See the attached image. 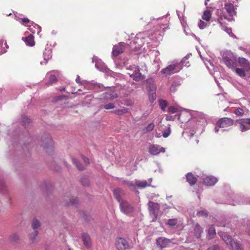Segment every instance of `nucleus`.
I'll return each mask as SVG.
<instances>
[{
	"label": "nucleus",
	"instance_id": "obj_64",
	"mask_svg": "<svg viewBox=\"0 0 250 250\" xmlns=\"http://www.w3.org/2000/svg\"><path fill=\"white\" fill-rule=\"evenodd\" d=\"M209 0H205V5H207V4H208V3H207V2H208V1H209Z\"/></svg>",
	"mask_w": 250,
	"mask_h": 250
},
{
	"label": "nucleus",
	"instance_id": "obj_30",
	"mask_svg": "<svg viewBox=\"0 0 250 250\" xmlns=\"http://www.w3.org/2000/svg\"><path fill=\"white\" fill-rule=\"evenodd\" d=\"M136 186L138 187H140L142 188H145L146 187L150 186V184H147L146 181L143 180V181H136L135 182Z\"/></svg>",
	"mask_w": 250,
	"mask_h": 250
},
{
	"label": "nucleus",
	"instance_id": "obj_20",
	"mask_svg": "<svg viewBox=\"0 0 250 250\" xmlns=\"http://www.w3.org/2000/svg\"><path fill=\"white\" fill-rule=\"evenodd\" d=\"M187 181L190 186L195 184L197 181V178L195 177L192 173L189 172L187 174Z\"/></svg>",
	"mask_w": 250,
	"mask_h": 250
},
{
	"label": "nucleus",
	"instance_id": "obj_37",
	"mask_svg": "<svg viewBox=\"0 0 250 250\" xmlns=\"http://www.w3.org/2000/svg\"><path fill=\"white\" fill-rule=\"evenodd\" d=\"M72 161L79 170H83L84 169V167L80 164L76 159L73 158Z\"/></svg>",
	"mask_w": 250,
	"mask_h": 250
},
{
	"label": "nucleus",
	"instance_id": "obj_12",
	"mask_svg": "<svg viewBox=\"0 0 250 250\" xmlns=\"http://www.w3.org/2000/svg\"><path fill=\"white\" fill-rule=\"evenodd\" d=\"M125 43L123 42H120L118 44L114 45L112 49V55L114 56H117L122 53L125 48Z\"/></svg>",
	"mask_w": 250,
	"mask_h": 250
},
{
	"label": "nucleus",
	"instance_id": "obj_19",
	"mask_svg": "<svg viewBox=\"0 0 250 250\" xmlns=\"http://www.w3.org/2000/svg\"><path fill=\"white\" fill-rule=\"evenodd\" d=\"M104 97L106 100H113L117 98L118 95L117 93L113 91H109L103 93Z\"/></svg>",
	"mask_w": 250,
	"mask_h": 250
},
{
	"label": "nucleus",
	"instance_id": "obj_33",
	"mask_svg": "<svg viewBox=\"0 0 250 250\" xmlns=\"http://www.w3.org/2000/svg\"><path fill=\"white\" fill-rule=\"evenodd\" d=\"M159 105L161 107V109L165 111L166 110V108L167 105V101L164 100H161L159 101Z\"/></svg>",
	"mask_w": 250,
	"mask_h": 250
},
{
	"label": "nucleus",
	"instance_id": "obj_5",
	"mask_svg": "<svg viewBox=\"0 0 250 250\" xmlns=\"http://www.w3.org/2000/svg\"><path fill=\"white\" fill-rule=\"evenodd\" d=\"M233 124V120L229 118H223L219 120L216 123V126L214 128V131L217 133L219 131L218 127L220 128H225L230 126Z\"/></svg>",
	"mask_w": 250,
	"mask_h": 250
},
{
	"label": "nucleus",
	"instance_id": "obj_38",
	"mask_svg": "<svg viewBox=\"0 0 250 250\" xmlns=\"http://www.w3.org/2000/svg\"><path fill=\"white\" fill-rule=\"evenodd\" d=\"M171 133V129L170 127V125L168 126L167 128V129L164 131V132L163 134V136L164 138H167L169 136Z\"/></svg>",
	"mask_w": 250,
	"mask_h": 250
},
{
	"label": "nucleus",
	"instance_id": "obj_39",
	"mask_svg": "<svg viewBox=\"0 0 250 250\" xmlns=\"http://www.w3.org/2000/svg\"><path fill=\"white\" fill-rule=\"evenodd\" d=\"M177 223L176 219H171L168 221L167 224L170 226H175Z\"/></svg>",
	"mask_w": 250,
	"mask_h": 250
},
{
	"label": "nucleus",
	"instance_id": "obj_59",
	"mask_svg": "<svg viewBox=\"0 0 250 250\" xmlns=\"http://www.w3.org/2000/svg\"><path fill=\"white\" fill-rule=\"evenodd\" d=\"M126 184H127V185L128 186H133V184L131 182H127Z\"/></svg>",
	"mask_w": 250,
	"mask_h": 250
},
{
	"label": "nucleus",
	"instance_id": "obj_41",
	"mask_svg": "<svg viewBox=\"0 0 250 250\" xmlns=\"http://www.w3.org/2000/svg\"><path fill=\"white\" fill-rule=\"evenodd\" d=\"M114 107H115V105L113 103H109V104H105L104 106V108L106 110L113 109Z\"/></svg>",
	"mask_w": 250,
	"mask_h": 250
},
{
	"label": "nucleus",
	"instance_id": "obj_45",
	"mask_svg": "<svg viewBox=\"0 0 250 250\" xmlns=\"http://www.w3.org/2000/svg\"><path fill=\"white\" fill-rule=\"evenodd\" d=\"M78 199L77 198H72L70 200V203L68 204V205H74L77 203Z\"/></svg>",
	"mask_w": 250,
	"mask_h": 250
},
{
	"label": "nucleus",
	"instance_id": "obj_29",
	"mask_svg": "<svg viewBox=\"0 0 250 250\" xmlns=\"http://www.w3.org/2000/svg\"><path fill=\"white\" fill-rule=\"evenodd\" d=\"M216 235L215 229L213 226H211L209 227L208 230V237L209 239L213 238Z\"/></svg>",
	"mask_w": 250,
	"mask_h": 250
},
{
	"label": "nucleus",
	"instance_id": "obj_47",
	"mask_svg": "<svg viewBox=\"0 0 250 250\" xmlns=\"http://www.w3.org/2000/svg\"><path fill=\"white\" fill-rule=\"evenodd\" d=\"M168 111L171 113H174L177 112V109L173 106L168 107Z\"/></svg>",
	"mask_w": 250,
	"mask_h": 250
},
{
	"label": "nucleus",
	"instance_id": "obj_44",
	"mask_svg": "<svg viewBox=\"0 0 250 250\" xmlns=\"http://www.w3.org/2000/svg\"><path fill=\"white\" fill-rule=\"evenodd\" d=\"M154 124L152 123L148 125L146 127V131H152L154 127Z\"/></svg>",
	"mask_w": 250,
	"mask_h": 250
},
{
	"label": "nucleus",
	"instance_id": "obj_56",
	"mask_svg": "<svg viewBox=\"0 0 250 250\" xmlns=\"http://www.w3.org/2000/svg\"><path fill=\"white\" fill-rule=\"evenodd\" d=\"M22 21L23 23H28L30 21L27 18H23L22 19Z\"/></svg>",
	"mask_w": 250,
	"mask_h": 250
},
{
	"label": "nucleus",
	"instance_id": "obj_9",
	"mask_svg": "<svg viewBox=\"0 0 250 250\" xmlns=\"http://www.w3.org/2000/svg\"><path fill=\"white\" fill-rule=\"evenodd\" d=\"M115 246L118 250H125L128 248L129 245L125 239L122 237H118L116 240Z\"/></svg>",
	"mask_w": 250,
	"mask_h": 250
},
{
	"label": "nucleus",
	"instance_id": "obj_52",
	"mask_svg": "<svg viewBox=\"0 0 250 250\" xmlns=\"http://www.w3.org/2000/svg\"><path fill=\"white\" fill-rule=\"evenodd\" d=\"M198 216L207 215V213H205L203 211H199L197 213Z\"/></svg>",
	"mask_w": 250,
	"mask_h": 250
},
{
	"label": "nucleus",
	"instance_id": "obj_6",
	"mask_svg": "<svg viewBox=\"0 0 250 250\" xmlns=\"http://www.w3.org/2000/svg\"><path fill=\"white\" fill-rule=\"evenodd\" d=\"M223 10H225L229 15V17L224 15V19L228 20L229 21H232L233 20L232 17L236 14V11L233 5L230 3H226Z\"/></svg>",
	"mask_w": 250,
	"mask_h": 250
},
{
	"label": "nucleus",
	"instance_id": "obj_7",
	"mask_svg": "<svg viewBox=\"0 0 250 250\" xmlns=\"http://www.w3.org/2000/svg\"><path fill=\"white\" fill-rule=\"evenodd\" d=\"M120 208L123 213L128 215H130L134 211L133 207L125 201L120 202Z\"/></svg>",
	"mask_w": 250,
	"mask_h": 250
},
{
	"label": "nucleus",
	"instance_id": "obj_25",
	"mask_svg": "<svg viewBox=\"0 0 250 250\" xmlns=\"http://www.w3.org/2000/svg\"><path fill=\"white\" fill-rule=\"evenodd\" d=\"M113 192L115 198L119 203H120L121 202L124 201L121 198V194L123 193V192L121 189L116 188L114 190Z\"/></svg>",
	"mask_w": 250,
	"mask_h": 250
},
{
	"label": "nucleus",
	"instance_id": "obj_40",
	"mask_svg": "<svg viewBox=\"0 0 250 250\" xmlns=\"http://www.w3.org/2000/svg\"><path fill=\"white\" fill-rule=\"evenodd\" d=\"M19 237L17 233H14L10 236V240L12 242H16L19 240Z\"/></svg>",
	"mask_w": 250,
	"mask_h": 250
},
{
	"label": "nucleus",
	"instance_id": "obj_58",
	"mask_svg": "<svg viewBox=\"0 0 250 250\" xmlns=\"http://www.w3.org/2000/svg\"><path fill=\"white\" fill-rule=\"evenodd\" d=\"M76 82L78 83H81V82H80V76L79 75H77V78L76 79Z\"/></svg>",
	"mask_w": 250,
	"mask_h": 250
},
{
	"label": "nucleus",
	"instance_id": "obj_55",
	"mask_svg": "<svg viewBox=\"0 0 250 250\" xmlns=\"http://www.w3.org/2000/svg\"><path fill=\"white\" fill-rule=\"evenodd\" d=\"M200 118L201 119H204L206 117V115L202 113H198Z\"/></svg>",
	"mask_w": 250,
	"mask_h": 250
},
{
	"label": "nucleus",
	"instance_id": "obj_36",
	"mask_svg": "<svg viewBox=\"0 0 250 250\" xmlns=\"http://www.w3.org/2000/svg\"><path fill=\"white\" fill-rule=\"evenodd\" d=\"M40 226V223L38 220H34L32 224V228L33 229H38Z\"/></svg>",
	"mask_w": 250,
	"mask_h": 250
},
{
	"label": "nucleus",
	"instance_id": "obj_62",
	"mask_svg": "<svg viewBox=\"0 0 250 250\" xmlns=\"http://www.w3.org/2000/svg\"><path fill=\"white\" fill-rule=\"evenodd\" d=\"M36 26L38 27V28L39 29V31H38V33H39L41 31V28L39 25H38L37 24H36Z\"/></svg>",
	"mask_w": 250,
	"mask_h": 250
},
{
	"label": "nucleus",
	"instance_id": "obj_51",
	"mask_svg": "<svg viewBox=\"0 0 250 250\" xmlns=\"http://www.w3.org/2000/svg\"><path fill=\"white\" fill-rule=\"evenodd\" d=\"M82 159L86 165L89 164V161L87 158L85 157L84 156H82Z\"/></svg>",
	"mask_w": 250,
	"mask_h": 250
},
{
	"label": "nucleus",
	"instance_id": "obj_26",
	"mask_svg": "<svg viewBox=\"0 0 250 250\" xmlns=\"http://www.w3.org/2000/svg\"><path fill=\"white\" fill-rule=\"evenodd\" d=\"M55 72H50L47 73V76H49L48 84H52L57 81V78L55 76Z\"/></svg>",
	"mask_w": 250,
	"mask_h": 250
},
{
	"label": "nucleus",
	"instance_id": "obj_43",
	"mask_svg": "<svg viewBox=\"0 0 250 250\" xmlns=\"http://www.w3.org/2000/svg\"><path fill=\"white\" fill-rule=\"evenodd\" d=\"M238 121L241 122L242 124H244L250 126V118L242 119L239 120Z\"/></svg>",
	"mask_w": 250,
	"mask_h": 250
},
{
	"label": "nucleus",
	"instance_id": "obj_13",
	"mask_svg": "<svg viewBox=\"0 0 250 250\" xmlns=\"http://www.w3.org/2000/svg\"><path fill=\"white\" fill-rule=\"evenodd\" d=\"M170 243L171 240L165 237H159L156 240L157 246L161 249L167 247Z\"/></svg>",
	"mask_w": 250,
	"mask_h": 250
},
{
	"label": "nucleus",
	"instance_id": "obj_21",
	"mask_svg": "<svg viewBox=\"0 0 250 250\" xmlns=\"http://www.w3.org/2000/svg\"><path fill=\"white\" fill-rule=\"evenodd\" d=\"M43 57L44 60V64H46L47 61L51 58L52 57V51L49 48H45L43 53Z\"/></svg>",
	"mask_w": 250,
	"mask_h": 250
},
{
	"label": "nucleus",
	"instance_id": "obj_28",
	"mask_svg": "<svg viewBox=\"0 0 250 250\" xmlns=\"http://www.w3.org/2000/svg\"><path fill=\"white\" fill-rule=\"evenodd\" d=\"M129 112V109L127 108H124L121 109L115 110L113 113L117 115L122 116L127 113Z\"/></svg>",
	"mask_w": 250,
	"mask_h": 250
},
{
	"label": "nucleus",
	"instance_id": "obj_15",
	"mask_svg": "<svg viewBox=\"0 0 250 250\" xmlns=\"http://www.w3.org/2000/svg\"><path fill=\"white\" fill-rule=\"evenodd\" d=\"M217 181L214 176H208L204 179V183L207 186H211L214 185Z\"/></svg>",
	"mask_w": 250,
	"mask_h": 250
},
{
	"label": "nucleus",
	"instance_id": "obj_1",
	"mask_svg": "<svg viewBox=\"0 0 250 250\" xmlns=\"http://www.w3.org/2000/svg\"><path fill=\"white\" fill-rule=\"evenodd\" d=\"M222 60L230 69H234L237 65L236 57L230 51H224L222 55Z\"/></svg>",
	"mask_w": 250,
	"mask_h": 250
},
{
	"label": "nucleus",
	"instance_id": "obj_27",
	"mask_svg": "<svg viewBox=\"0 0 250 250\" xmlns=\"http://www.w3.org/2000/svg\"><path fill=\"white\" fill-rule=\"evenodd\" d=\"M211 17V13L209 10H206L204 12L203 15L202 16V19L206 21H209Z\"/></svg>",
	"mask_w": 250,
	"mask_h": 250
},
{
	"label": "nucleus",
	"instance_id": "obj_23",
	"mask_svg": "<svg viewBox=\"0 0 250 250\" xmlns=\"http://www.w3.org/2000/svg\"><path fill=\"white\" fill-rule=\"evenodd\" d=\"M194 231V235L197 238H199L201 237V233L203 232V229L197 223L195 225Z\"/></svg>",
	"mask_w": 250,
	"mask_h": 250
},
{
	"label": "nucleus",
	"instance_id": "obj_11",
	"mask_svg": "<svg viewBox=\"0 0 250 250\" xmlns=\"http://www.w3.org/2000/svg\"><path fill=\"white\" fill-rule=\"evenodd\" d=\"M96 67L100 71L104 72L105 73L111 75L113 72L109 70L101 61L97 60L95 62Z\"/></svg>",
	"mask_w": 250,
	"mask_h": 250
},
{
	"label": "nucleus",
	"instance_id": "obj_32",
	"mask_svg": "<svg viewBox=\"0 0 250 250\" xmlns=\"http://www.w3.org/2000/svg\"><path fill=\"white\" fill-rule=\"evenodd\" d=\"M198 25L200 29H203L207 26H208L209 23H208V21H204L202 20H200Z\"/></svg>",
	"mask_w": 250,
	"mask_h": 250
},
{
	"label": "nucleus",
	"instance_id": "obj_35",
	"mask_svg": "<svg viewBox=\"0 0 250 250\" xmlns=\"http://www.w3.org/2000/svg\"><path fill=\"white\" fill-rule=\"evenodd\" d=\"M239 124H240L241 130L242 132L247 131L250 129V126L246 124H242V123L239 121H238Z\"/></svg>",
	"mask_w": 250,
	"mask_h": 250
},
{
	"label": "nucleus",
	"instance_id": "obj_14",
	"mask_svg": "<svg viewBox=\"0 0 250 250\" xmlns=\"http://www.w3.org/2000/svg\"><path fill=\"white\" fill-rule=\"evenodd\" d=\"M148 206L150 213L156 217L159 209V204L149 201Z\"/></svg>",
	"mask_w": 250,
	"mask_h": 250
},
{
	"label": "nucleus",
	"instance_id": "obj_8",
	"mask_svg": "<svg viewBox=\"0 0 250 250\" xmlns=\"http://www.w3.org/2000/svg\"><path fill=\"white\" fill-rule=\"evenodd\" d=\"M53 141L49 135L46 134L42 137L41 145L46 149L47 151L48 149L52 150L53 147Z\"/></svg>",
	"mask_w": 250,
	"mask_h": 250
},
{
	"label": "nucleus",
	"instance_id": "obj_46",
	"mask_svg": "<svg viewBox=\"0 0 250 250\" xmlns=\"http://www.w3.org/2000/svg\"><path fill=\"white\" fill-rule=\"evenodd\" d=\"M207 250H220V248L218 246L214 245L208 248Z\"/></svg>",
	"mask_w": 250,
	"mask_h": 250
},
{
	"label": "nucleus",
	"instance_id": "obj_42",
	"mask_svg": "<svg viewBox=\"0 0 250 250\" xmlns=\"http://www.w3.org/2000/svg\"><path fill=\"white\" fill-rule=\"evenodd\" d=\"M234 113L237 115L242 116L244 114V111L241 108H237L235 110Z\"/></svg>",
	"mask_w": 250,
	"mask_h": 250
},
{
	"label": "nucleus",
	"instance_id": "obj_22",
	"mask_svg": "<svg viewBox=\"0 0 250 250\" xmlns=\"http://www.w3.org/2000/svg\"><path fill=\"white\" fill-rule=\"evenodd\" d=\"M83 244L86 248H89L91 245L90 238L89 235L83 233L82 235Z\"/></svg>",
	"mask_w": 250,
	"mask_h": 250
},
{
	"label": "nucleus",
	"instance_id": "obj_18",
	"mask_svg": "<svg viewBox=\"0 0 250 250\" xmlns=\"http://www.w3.org/2000/svg\"><path fill=\"white\" fill-rule=\"evenodd\" d=\"M229 246L230 250H243V248L241 244L234 241H233Z\"/></svg>",
	"mask_w": 250,
	"mask_h": 250
},
{
	"label": "nucleus",
	"instance_id": "obj_57",
	"mask_svg": "<svg viewBox=\"0 0 250 250\" xmlns=\"http://www.w3.org/2000/svg\"><path fill=\"white\" fill-rule=\"evenodd\" d=\"M35 26H33V27H32L31 26L29 27V30L33 33H35L36 31L34 28H35Z\"/></svg>",
	"mask_w": 250,
	"mask_h": 250
},
{
	"label": "nucleus",
	"instance_id": "obj_60",
	"mask_svg": "<svg viewBox=\"0 0 250 250\" xmlns=\"http://www.w3.org/2000/svg\"><path fill=\"white\" fill-rule=\"evenodd\" d=\"M194 134V133H193V132L189 133L188 134V136L189 137H191L193 136Z\"/></svg>",
	"mask_w": 250,
	"mask_h": 250
},
{
	"label": "nucleus",
	"instance_id": "obj_53",
	"mask_svg": "<svg viewBox=\"0 0 250 250\" xmlns=\"http://www.w3.org/2000/svg\"><path fill=\"white\" fill-rule=\"evenodd\" d=\"M226 32H227L229 35H230V33H231V30L230 28L228 27H225L224 29Z\"/></svg>",
	"mask_w": 250,
	"mask_h": 250
},
{
	"label": "nucleus",
	"instance_id": "obj_17",
	"mask_svg": "<svg viewBox=\"0 0 250 250\" xmlns=\"http://www.w3.org/2000/svg\"><path fill=\"white\" fill-rule=\"evenodd\" d=\"M219 234L222 239L228 246L233 241L232 237L230 235L225 232H221L219 233Z\"/></svg>",
	"mask_w": 250,
	"mask_h": 250
},
{
	"label": "nucleus",
	"instance_id": "obj_61",
	"mask_svg": "<svg viewBox=\"0 0 250 250\" xmlns=\"http://www.w3.org/2000/svg\"><path fill=\"white\" fill-rule=\"evenodd\" d=\"M172 83H175V87H177L179 85H180V83H176V82H173Z\"/></svg>",
	"mask_w": 250,
	"mask_h": 250
},
{
	"label": "nucleus",
	"instance_id": "obj_10",
	"mask_svg": "<svg viewBox=\"0 0 250 250\" xmlns=\"http://www.w3.org/2000/svg\"><path fill=\"white\" fill-rule=\"evenodd\" d=\"M148 152L151 155H156L160 152H165V148L158 145H153L150 146Z\"/></svg>",
	"mask_w": 250,
	"mask_h": 250
},
{
	"label": "nucleus",
	"instance_id": "obj_31",
	"mask_svg": "<svg viewBox=\"0 0 250 250\" xmlns=\"http://www.w3.org/2000/svg\"><path fill=\"white\" fill-rule=\"evenodd\" d=\"M234 69H235V72L238 76L242 78H244L246 76V73L243 69L237 68Z\"/></svg>",
	"mask_w": 250,
	"mask_h": 250
},
{
	"label": "nucleus",
	"instance_id": "obj_3",
	"mask_svg": "<svg viewBox=\"0 0 250 250\" xmlns=\"http://www.w3.org/2000/svg\"><path fill=\"white\" fill-rule=\"evenodd\" d=\"M128 70L127 73L131 77L133 80L138 82L141 79H143V75L140 72V69L138 66L135 65H130L126 68Z\"/></svg>",
	"mask_w": 250,
	"mask_h": 250
},
{
	"label": "nucleus",
	"instance_id": "obj_4",
	"mask_svg": "<svg viewBox=\"0 0 250 250\" xmlns=\"http://www.w3.org/2000/svg\"><path fill=\"white\" fill-rule=\"evenodd\" d=\"M146 88L149 92V99L150 102L153 103L156 99V87L154 84V81L152 78L146 80Z\"/></svg>",
	"mask_w": 250,
	"mask_h": 250
},
{
	"label": "nucleus",
	"instance_id": "obj_54",
	"mask_svg": "<svg viewBox=\"0 0 250 250\" xmlns=\"http://www.w3.org/2000/svg\"><path fill=\"white\" fill-rule=\"evenodd\" d=\"M84 180H86V181L85 182H84V181L83 180H82L81 181V182L82 183V184L84 186H88V181H87L86 179H84Z\"/></svg>",
	"mask_w": 250,
	"mask_h": 250
},
{
	"label": "nucleus",
	"instance_id": "obj_50",
	"mask_svg": "<svg viewBox=\"0 0 250 250\" xmlns=\"http://www.w3.org/2000/svg\"><path fill=\"white\" fill-rule=\"evenodd\" d=\"M30 119H29L27 117H23V122H25L24 123L25 125H26V123H29L30 122Z\"/></svg>",
	"mask_w": 250,
	"mask_h": 250
},
{
	"label": "nucleus",
	"instance_id": "obj_49",
	"mask_svg": "<svg viewBox=\"0 0 250 250\" xmlns=\"http://www.w3.org/2000/svg\"><path fill=\"white\" fill-rule=\"evenodd\" d=\"M170 90L171 92H175L176 91L175 83H172L170 87Z\"/></svg>",
	"mask_w": 250,
	"mask_h": 250
},
{
	"label": "nucleus",
	"instance_id": "obj_34",
	"mask_svg": "<svg viewBox=\"0 0 250 250\" xmlns=\"http://www.w3.org/2000/svg\"><path fill=\"white\" fill-rule=\"evenodd\" d=\"M190 55L191 54H189V55H187L179 62V63H181V64L182 65V66H183V65H184L185 66H189V64H188L189 62H186V61L188 59V58L189 57Z\"/></svg>",
	"mask_w": 250,
	"mask_h": 250
},
{
	"label": "nucleus",
	"instance_id": "obj_63",
	"mask_svg": "<svg viewBox=\"0 0 250 250\" xmlns=\"http://www.w3.org/2000/svg\"><path fill=\"white\" fill-rule=\"evenodd\" d=\"M161 136V134L159 133V134H157L156 135V137H157V138H160V137Z\"/></svg>",
	"mask_w": 250,
	"mask_h": 250
},
{
	"label": "nucleus",
	"instance_id": "obj_48",
	"mask_svg": "<svg viewBox=\"0 0 250 250\" xmlns=\"http://www.w3.org/2000/svg\"><path fill=\"white\" fill-rule=\"evenodd\" d=\"M38 235V231L37 230H34L33 233L30 235V239L32 240H34Z\"/></svg>",
	"mask_w": 250,
	"mask_h": 250
},
{
	"label": "nucleus",
	"instance_id": "obj_16",
	"mask_svg": "<svg viewBox=\"0 0 250 250\" xmlns=\"http://www.w3.org/2000/svg\"><path fill=\"white\" fill-rule=\"evenodd\" d=\"M238 62L240 65L245 67L246 70H250V63L245 58L240 57Z\"/></svg>",
	"mask_w": 250,
	"mask_h": 250
},
{
	"label": "nucleus",
	"instance_id": "obj_2",
	"mask_svg": "<svg viewBox=\"0 0 250 250\" xmlns=\"http://www.w3.org/2000/svg\"><path fill=\"white\" fill-rule=\"evenodd\" d=\"M182 69V66L181 63L177 62H173V63L161 70L162 74L166 75H170L175 73L179 72Z\"/></svg>",
	"mask_w": 250,
	"mask_h": 250
},
{
	"label": "nucleus",
	"instance_id": "obj_24",
	"mask_svg": "<svg viewBox=\"0 0 250 250\" xmlns=\"http://www.w3.org/2000/svg\"><path fill=\"white\" fill-rule=\"evenodd\" d=\"M22 40L25 42L26 45H28L30 46H33L35 44L34 37L32 35H30L25 38H23Z\"/></svg>",
	"mask_w": 250,
	"mask_h": 250
}]
</instances>
